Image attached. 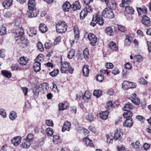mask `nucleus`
I'll list each match as a JSON object with an SVG mask.
<instances>
[{"label":"nucleus","mask_w":151,"mask_h":151,"mask_svg":"<svg viewBox=\"0 0 151 151\" xmlns=\"http://www.w3.org/2000/svg\"><path fill=\"white\" fill-rule=\"evenodd\" d=\"M20 24L19 22L15 20V25L16 27L14 31V33L16 34V43L19 45L21 44L24 38L21 36L23 35L24 32L23 29L21 26L19 25Z\"/></svg>","instance_id":"obj_1"},{"label":"nucleus","mask_w":151,"mask_h":151,"mask_svg":"<svg viewBox=\"0 0 151 151\" xmlns=\"http://www.w3.org/2000/svg\"><path fill=\"white\" fill-rule=\"evenodd\" d=\"M57 32L59 33H63L67 30L66 23L64 21L59 22L56 26Z\"/></svg>","instance_id":"obj_2"},{"label":"nucleus","mask_w":151,"mask_h":151,"mask_svg":"<svg viewBox=\"0 0 151 151\" xmlns=\"http://www.w3.org/2000/svg\"><path fill=\"white\" fill-rule=\"evenodd\" d=\"M61 66L60 71L62 73H65L68 71L70 73H72L74 70L70 64L66 62L62 63Z\"/></svg>","instance_id":"obj_3"},{"label":"nucleus","mask_w":151,"mask_h":151,"mask_svg":"<svg viewBox=\"0 0 151 151\" xmlns=\"http://www.w3.org/2000/svg\"><path fill=\"white\" fill-rule=\"evenodd\" d=\"M102 14L104 17L108 19H112L114 17L112 10L107 8H105L103 11Z\"/></svg>","instance_id":"obj_4"},{"label":"nucleus","mask_w":151,"mask_h":151,"mask_svg":"<svg viewBox=\"0 0 151 151\" xmlns=\"http://www.w3.org/2000/svg\"><path fill=\"white\" fill-rule=\"evenodd\" d=\"M41 59L37 56L35 60V63L33 64V68L35 71L36 72H39L41 69L40 61Z\"/></svg>","instance_id":"obj_5"},{"label":"nucleus","mask_w":151,"mask_h":151,"mask_svg":"<svg viewBox=\"0 0 151 151\" xmlns=\"http://www.w3.org/2000/svg\"><path fill=\"white\" fill-rule=\"evenodd\" d=\"M39 11L36 9H32L27 10V14L29 18H33L37 17L39 13Z\"/></svg>","instance_id":"obj_6"},{"label":"nucleus","mask_w":151,"mask_h":151,"mask_svg":"<svg viewBox=\"0 0 151 151\" xmlns=\"http://www.w3.org/2000/svg\"><path fill=\"white\" fill-rule=\"evenodd\" d=\"M88 38L92 45L93 46L96 45L97 42V38L95 35L91 33L89 34L88 35Z\"/></svg>","instance_id":"obj_7"},{"label":"nucleus","mask_w":151,"mask_h":151,"mask_svg":"<svg viewBox=\"0 0 151 151\" xmlns=\"http://www.w3.org/2000/svg\"><path fill=\"white\" fill-rule=\"evenodd\" d=\"M141 22L143 24L147 27H150L151 26L150 19L149 17L146 16H145L142 18Z\"/></svg>","instance_id":"obj_8"},{"label":"nucleus","mask_w":151,"mask_h":151,"mask_svg":"<svg viewBox=\"0 0 151 151\" xmlns=\"http://www.w3.org/2000/svg\"><path fill=\"white\" fill-rule=\"evenodd\" d=\"M123 133L121 129H118L115 130L114 138L115 139H121L123 136Z\"/></svg>","instance_id":"obj_9"},{"label":"nucleus","mask_w":151,"mask_h":151,"mask_svg":"<svg viewBox=\"0 0 151 151\" xmlns=\"http://www.w3.org/2000/svg\"><path fill=\"white\" fill-rule=\"evenodd\" d=\"M132 83L127 81H124L122 83V88L124 90L128 89L129 88H134L136 87L135 86L132 87Z\"/></svg>","instance_id":"obj_10"},{"label":"nucleus","mask_w":151,"mask_h":151,"mask_svg":"<svg viewBox=\"0 0 151 151\" xmlns=\"http://www.w3.org/2000/svg\"><path fill=\"white\" fill-rule=\"evenodd\" d=\"M22 137L20 136L14 137L12 140L11 142L15 146H17L21 142Z\"/></svg>","instance_id":"obj_11"},{"label":"nucleus","mask_w":151,"mask_h":151,"mask_svg":"<svg viewBox=\"0 0 151 151\" xmlns=\"http://www.w3.org/2000/svg\"><path fill=\"white\" fill-rule=\"evenodd\" d=\"M71 123L68 121L65 122L63 124L62 128V132H64L66 131H69L70 129Z\"/></svg>","instance_id":"obj_12"},{"label":"nucleus","mask_w":151,"mask_h":151,"mask_svg":"<svg viewBox=\"0 0 151 151\" xmlns=\"http://www.w3.org/2000/svg\"><path fill=\"white\" fill-rule=\"evenodd\" d=\"M37 32V30L34 28L30 27L27 30V34L30 37L35 36Z\"/></svg>","instance_id":"obj_13"},{"label":"nucleus","mask_w":151,"mask_h":151,"mask_svg":"<svg viewBox=\"0 0 151 151\" xmlns=\"http://www.w3.org/2000/svg\"><path fill=\"white\" fill-rule=\"evenodd\" d=\"M133 121L132 118L127 119L124 123L123 126L124 127H130L133 124Z\"/></svg>","instance_id":"obj_14"},{"label":"nucleus","mask_w":151,"mask_h":151,"mask_svg":"<svg viewBox=\"0 0 151 151\" xmlns=\"http://www.w3.org/2000/svg\"><path fill=\"white\" fill-rule=\"evenodd\" d=\"M108 6V8L112 9H115L116 6V4L115 3L114 1H108V2H107V4H106Z\"/></svg>","instance_id":"obj_15"},{"label":"nucleus","mask_w":151,"mask_h":151,"mask_svg":"<svg viewBox=\"0 0 151 151\" xmlns=\"http://www.w3.org/2000/svg\"><path fill=\"white\" fill-rule=\"evenodd\" d=\"M95 19H96L97 23L101 26H102L104 24V20L103 17L99 15V13H97L95 16Z\"/></svg>","instance_id":"obj_16"},{"label":"nucleus","mask_w":151,"mask_h":151,"mask_svg":"<svg viewBox=\"0 0 151 151\" xmlns=\"http://www.w3.org/2000/svg\"><path fill=\"white\" fill-rule=\"evenodd\" d=\"M71 6V4L68 1H66L63 4L62 6L63 9L65 12H68Z\"/></svg>","instance_id":"obj_17"},{"label":"nucleus","mask_w":151,"mask_h":151,"mask_svg":"<svg viewBox=\"0 0 151 151\" xmlns=\"http://www.w3.org/2000/svg\"><path fill=\"white\" fill-rule=\"evenodd\" d=\"M83 141L88 147H91L94 146L92 141L87 137L83 139Z\"/></svg>","instance_id":"obj_18"},{"label":"nucleus","mask_w":151,"mask_h":151,"mask_svg":"<svg viewBox=\"0 0 151 151\" xmlns=\"http://www.w3.org/2000/svg\"><path fill=\"white\" fill-rule=\"evenodd\" d=\"M28 61V58L24 56L20 57L19 60V64L22 65H26Z\"/></svg>","instance_id":"obj_19"},{"label":"nucleus","mask_w":151,"mask_h":151,"mask_svg":"<svg viewBox=\"0 0 151 151\" xmlns=\"http://www.w3.org/2000/svg\"><path fill=\"white\" fill-rule=\"evenodd\" d=\"M12 0H5L3 3V6L5 9H8L12 3Z\"/></svg>","instance_id":"obj_20"},{"label":"nucleus","mask_w":151,"mask_h":151,"mask_svg":"<svg viewBox=\"0 0 151 151\" xmlns=\"http://www.w3.org/2000/svg\"><path fill=\"white\" fill-rule=\"evenodd\" d=\"M39 28V31L42 33L46 32L48 30L46 25L42 23H41L40 25Z\"/></svg>","instance_id":"obj_21"},{"label":"nucleus","mask_w":151,"mask_h":151,"mask_svg":"<svg viewBox=\"0 0 151 151\" xmlns=\"http://www.w3.org/2000/svg\"><path fill=\"white\" fill-rule=\"evenodd\" d=\"M91 95V93L87 91L85 92L84 95H82V96H83V99L86 102L87 101L90 99Z\"/></svg>","instance_id":"obj_22"},{"label":"nucleus","mask_w":151,"mask_h":151,"mask_svg":"<svg viewBox=\"0 0 151 151\" xmlns=\"http://www.w3.org/2000/svg\"><path fill=\"white\" fill-rule=\"evenodd\" d=\"M125 12L127 14H132L134 12V10L132 6H126L125 7Z\"/></svg>","instance_id":"obj_23"},{"label":"nucleus","mask_w":151,"mask_h":151,"mask_svg":"<svg viewBox=\"0 0 151 151\" xmlns=\"http://www.w3.org/2000/svg\"><path fill=\"white\" fill-rule=\"evenodd\" d=\"M31 143L25 139L23 140V142L20 146L23 148H28L29 147Z\"/></svg>","instance_id":"obj_24"},{"label":"nucleus","mask_w":151,"mask_h":151,"mask_svg":"<svg viewBox=\"0 0 151 151\" xmlns=\"http://www.w3.org/2000/svg\"><path fill=\"white\" fill-rule=\"evenodd\" d=\"M88 67V65H85L82 69L83 75L85 77L88 76L89 74V70Z\"/></svg>","instance_id":"obj_25"},{"label":"nucleus","mask_w":151,"mask_h":151,"mask_svg":"<svg viewBox=\"0 0 151 151\" xmlns=\"http://www.w3.org/2000/svg\"><path fill=\"white\" fill-rule=\"evenodd\" d=\"M109 47L111 50L113 51H117L118 49V47L116 44L113 41L109 43Z\"/></svg>","instance_id":"obj_26"},{"label":"nucleus","mask_w":151,"mask_h":151,"mask_svg":"<svg viewBox=\"0 0 151 151\" xmlns=\"http://www.w3.org/2000/svg\"><path fill=\"white\" fill-rule=\"evenodd\" d=\"M131 145L136 151H138L139 149L140 144L139 141H137L135 143H132Z\"/></svg>","instance_id":"obj_27"},{"label":"nucleus","mask_w":151,"mask_h":151,"mask_svg":"<svg viewBox=\"0 0 151 151\" xmlns=\"http://www.w3.org/2000/svg\"><path fill=\"white\" fill-rule=\"evenodd\" d=\"M52 141L55 144L59 143L61 142V139L58 135H55L53 136Z\"/></svg>","instance_id":"obj_28"},{"label":"nucleus","mask_w":151,"mask_h":151,"mask_svg":"<svg viewBox=\"0 0 151 151\" xmlns=\"http://www.w3.org/2000/svg\"><path fill=\"white\" fill-rule=\"evenodd\" d=\"M132 37L129 36H127L124 40V45L126 46L130 45L132 40Z\"/></svg>","instance_id":"obj_29"},{"label":"nucleus","mask_w":151,"mask_h":151,"mask_svg":"<svg viewBox=\"0 0 151 151\" xmlns=\"http://www.w3.org/2000/svg\"><path fill=\"white\" fill-rule=\"evenodd\" d=\"M1 73L3 75L7 78H9L12 76L11 73L9 71L3 70L1 71Z\"/></svg>","instance_id":"obj_30"},{"label":"nucleus","mask_w":151,"mask_h":151,"mask_svg":"<svg viewBox=\"0 0 151 151\" xmlns=\"http://www.w3.org/2000/svg\"><path fill=\"white\" fill-rule=\"evenodd\" d=\"M108 115V111H104L100 113V115L101 119L104 120H106L107 118Z\"/></svg>","instance_id":"obj_31"},{"label":"nucleus","mask_w":151,"mask_h":151,"mask_svg":"<svg viewBox=\"0 0 151 151\" xmlns=\"http://www.w3.org/2000/svg\"><path fill=\"white\" fill-rule=\"evenodd\" d=\"M81 6L79 2L78 1H76L73 5V6L72 7L73 10L76 11V10L80 9Z\"/></svg>","instance_id":"obj_32"},{"label":"nucleus","mask_w":151,"mask_h":151,"mask_svg":"<svg viewBox=\"0 0 151 151\" xmlns=\"http://www.w3.org/2000/svg\"><path fill=\"white\" fill-rule=\"evenodd\" d=\"M34 138V135L32 134L29 133L27 135V138L25 139L31 143L33 142Z\"/></svg>","instance_id":"obj_33"},{"label":"nucleus","mask_w":151,"mask_h":151,"mask_svg":"<svg viewBox=\"0 0 151 151\" xmlns=\"http://www.w3.org/2000/svg\"><path fill=\"white\" fill-rule=\"evenodd\" d=\"M132 107L133 106L131 104L127 103L122 108V109L125 111H128L132 109Z\"/></svg>","instance_id":"obj_34"},{"label":"nucleus","mask_w":151,"mask_h":151,"mask_svg":"<svg viewBox=\"0 0 151 151\" xmlns=\"http://www.w3.org/2000/svg\"><path fill=\"white\" fill-rule=\"evenodd\" d=\"M75 51L73 49H71L68 52V57L70 59L73 58L75 55Z\"/></svg>","instance_id":"obj_35"},{"label":"nucleus","mask_w":151,"mask_h":151,"mask_svg":"<svg viewBox=\"0 0 151 151\" xmlns=\"http://www.w3.org/2000/svg\"><path fill=\"white\" fill-rule=\"evenodd\" d=\"M102 94V91L101 90H95L94 91L93 95L97 98L101 96Z\"/></svg>","instance_id":"obj_36"},{"label":"nucleus","mask_w":151,"mask_h":151,"mask_svg":"<svg viewBox=\"0 0 151 151\" xmlns=\"http://www.w3.org/2000/svg\"><path fill=\"white\" fill-rule=\"evenodd\" d=\"M46 133L48 136H52L54 133L53 129L50 127L47 128L46 129Z\"/></svg>","instance_id":"obj_37"},{"label":"nucleus","mask_w":151,"mask_h":151,"mask_svg":"<svg viewBox=\"0 0 151 151\" xmlns=\"http://www.w3.org/2000/svg\"><path fill=\"white\" fill-rule=\"evenodd\" d=\"M67 104L66 103L60 104H59V108L60 110H63L65 109L68 106Z\"/></svg>","instance_id":"obj_38"},{"label":"nucleus","mask_w":151,"mask_h":151,"mask_svg":"<svg viewBox=\"0 0 151 151\" xmlns=\"http://www.w3.org/2000/svg\"><path fill=\"white\" fill-rule=\"evenodd\" d=\"M74 32L75 38H78L79 36V31L78 27L75 26L74 27Z\"/></svg>","instance_id":"obj_39"},{"label":"nucleus","mask_w":151,"mask_h":151,"mask_svg":"<svg viewBox=\"0 0 151 151\" xmlns=\"http://www.w3.org/2000/svg\"><path fill=\"white\" fill-rule=\"evenodd\" d=\"M17 117V115L15 112L12 111L10 113L9 117L12 120H14Z\"/></svg>","instance_id":"obj_40"},{"label":"nucleus","mask_w":151,"mask_h":151,"mask_svg":"<svg viewBox=\"0 0 151 151\" xmlns=\"http://www.w3.org/2000/svg\"><path fill=\"white\" fill-rule=\"evenodd\" d=\"M59 71L58 70L55 69L53 70L49 73V75L52 77H54L58 75L59 73Z\"/></svg>","instance_id":"obj_41"},{"label":"nucleus","mask_w":151,"mask_h":151,"mask_svg":"<svg viewBox=\"0 0 151 151\" xmlns=\"http://www.w3.org/2000/svg\"><path fill=\"white\" fill-rule=\"evenodd\" d=\"M122 6H121L125 7L131 3V0H122Z\"/></svg>","instance_id":"obj_42"},{"label":"nucleus","mask_w":151,"mask_h":151,"mask_svg":"<svg viewBox=\"0 0 151 151\" xmlns=\"http://www.w3.org/2000/svg\"><path fill=\"white\" fill-rule=\"evenodd\" d=\"M133 115L132 112L130 111H127L126 112H124L123 114L124 117L125 118L129 117H131Z\"/></svg>","instance_id":"obj_43"},{"label":"nucleus","mask_w":151,"mask_h":151,"mask_svg":"<svg viewBox=\"0 0 151 151\" xmlns=\"http://www.w3.org/2000/svg\"><path fill=\"white\" fill-rule=\"evenodd\" d=\"M86 119L91 122L94 120V117L91 113H89L86 117Z\"/></svg>","instance_id":"obj_44"},{"label":"nucleus","mask_w":151,"mask_h":151,"mask_svg":"<svg viewBox=\"0 0 151 151\" xmlns=\"http://www.w3.org/2000/svg\"><path fill=\"white\" fill-rule=\"evenodd\" d=\"M28 43V41L27 40V39H26L24 37L22 42L20 45L22 47H24L27 46Z\"/></svg>","instance_id":"obj_45"},{"label":"nucleus","mask_w":151,"mask_h":151,"mask_svg":"<svg viewBox=\"0 0 151 151\" xmlns=\"http://www.w3.org/2000/svg\"><path fill=\"white\" fill-rule=\"evenodd\" d=\"M137 11L138 15H141V13L142 12L143 13L145 14L147 11V9L146 8H145L144 9H142L141 8H137Z\"/></svg>","instance_id":"obj_46"},{"label":"nucleus","mask_w":151,"mask_h":151,"mask_svg":"<svg viewBox=\"0 0 151 151\" xmlns=\"http://www.w3.org/2000/svg\"><path fill=\"white\" fill-rule=\"evenodd\" d=\"M85 10L84 9H83L80 13V17L81 19H83L86 17L87 14L86 12L85 11Z\"/></svg>","instance_id":"obj_47"},{"label":"nucleus","mask_w":151,"mask_h":151,"mask_svg":"<svg viewBox=\"0 0 151 151\" xmlns=\"http://www.w3.org/2000/svg\"><path fill=\"white\" fill-rule=\"evenodd\" d=\"M83 55L84 58L86 59H88V58L89 51L88 49L86 48L83 51Z\"/></svg>","instance_id":"obj_48"},{"label":"nucleus","mask_w":151,"mask_h":151,"mask_svg":"<svg viewBox=\"0 0 151 151\" xmlns=\"http://www.w3.org/2000/svg\"><path fill=\"white\" fill-rule=\"evenodd\" d=\"M107 142L109 143H112L113 141V137L110 134L106 135Z\"/></svg>","instance_id":"obj_49"},{"label":"nucleus","mask_w":151,"mask_h":151,"mask_svg":"<svg viewBox=\"0 0 151 151\" xmlns=\"http://www.w3.org/2000/svg\"><path fill=\"white\" fill-rule=\"evenodd\" d=\"M113 32V29L112 27H109L106 28V32L108 35H111V34Z\"/></svg>","instance_id":"obj_50"},{"label":"nucleus","mask_w":151,"mask_h":151,"mask_svg":"<svg viewBox=\"0 0 151 151\" xmlns=\"http://www.w3.org/2000/svg\"><path fill=\"white\" fill-rule=\"evenodd\" d=\"M6 28L4 27H2L0 28V35H4L6 33Z\"/></svg>","instance_id":"obj_51"},{"label":"nucleus","mask_w":151,"mask_h":151,"mask_svg":"<svg viewBox=\"0 0 151 151\" xmlns=\"http://www.w3.org/2000/svg\"><path fill=\"white\" fill-rule=\"evenodd\" d=\"M42 88L43 91H47L49 88V86L47 83H44L41 84Z\"/></svg>","instance_id":"obj_52"},{"label":"nucleus","mask_w":151,"mask_h":151,"mask_svg":"<svg viewBox=\"0 0 151 151\" xmlns=\"http://www.w3.org/2000/svg\"><path fill=\"white\" fill-rule=\"evenodd\" d=\"M104 79V76L101 74H99L96 76V79L99 82H101Z\"/></svg>","instance_id":"obj_53"},{"label":"nucleus","mask_w":151,"mask_h":151,"mask_svg":"<svg viewBox=\"0 0 151 151\" xmlns=\"http://www.w3.org/2000/svg\"><path fill=\"white\" fill-rule=\"evenodd\" d=\"M135 58L136 60L139 63L142 62L143 60L142 57L140 55H136Z\"/></svg>","instance_id":"obj_54"},{"label":"nucleus","mask_w":151,"mask_h":151,"mask_svg":"<svg viewBox=\"0 0 151 151\" xmlns=\"http://www.w3.org/2000/svg\"><path fill=\"white\" fill-rule=\"evenodd\" d=\"M45 123L46 125L48 126L52 127L54 125L52 120L50 119L46 120Z\"/></svg>","instance_id":"obj_55"},{"label":"nucleus","mask_w":151,"mask_h":151,"mask_svg":"<svg viewBox=\"0 0 151 151\" xmlns=\"http://www.w3.org/2000/svg\"><path fill=\"white\" fill-rule=\"evenodd\" d=\"M37 47L38 50L40 51H44V49L42 44L40 42H39L37 44Z\"/></svg>","instance_id":"obj_56"},{"label":"nucleus","mask_w":151,"mask_h":151,"mask_svg":"<svg viewBox=\"0 0 151 151\" xmlns=\"http://www.w3.org/2000/svg\"><path fill=\"white\" fill-rule=\"evenodd\" d=\"M139 82L140 84L143 85H145L147 84V81L143 78H140L139 79Z\"/></svg>","instance_id":"obj_57"},{"label":"nucleus","mask_w":151,"mask_h":151,"mask_svg":"<svg viewBox=\"0 0 151 151\" xmlns=\"http://www.w3.org/2000/svg\"><path fill=\"white\" fill-rule=\"evenodd\" d=\"M0 115L4 118L6 117V115L5 110L2 109H0Z\"/></svg>","instance_id":"obj_58"},{"label":"nucleus","mask_w":151,"mask_h":151,"mask_svg":"<svg viewBox=\"0 0 151 151\" xmlns=\"http://www.w3.org/2000/svg\"><path fill=\"white\" fill-rule=\"evenodd\" d=\"M61 41V37L60 36H58L55 39L54 42V45H57Z\"/></svg>","instance_id":"obj_59"},{"label":"nucleus","mask_w":151,"mask_h":151,"mask_svg":"<svg viewBox=\"0 0 151 151\" xmlns=\"http://www.w3.org/2000/svg\"><path fill=\"white\" fill-rule=\"evenodd\" d=\"M97 22L96 19H95V17H93L92 22L90 23V25L91 26H92L93 27H94L96 25Z\"/></svg>","instance_id":"obj_60"},{"label":"nucleus","mask_w":151,"mask_h":151,"mask_svg":"<svg viewBox=\"0 0 151 151\" xmlns=\"http://www.w3.org/2000/svg\"><path fill=\"white\" fill-rule=\"evenodd\" d=\"M84 9L85 10H85V11L86 12L87 14L88 13H90L92 12V8L90 6L88 5H87V6L85 7Z\"/></svg>","instance_id":"obj_61"},{"label":"nucleus","mask_w":151,"mask_h":151,"mask_svg":"<svg viewBox=\"0 0 151 151\" xmlns=\"http://www.w3.org/2000/svg\"><path fill=\"white\" fill-rule=\"evenodd\" d=\"M5 51L4 49L0 50V58H3L5 56Z\"/></svg>","instance_id":"obj_62"},{"label":"nucleus","mask_w":151,"mask_h":151,"mask_svg":"<svg viewBox=\"0 0 151 151\" xmlns=\"http://www.w3.org/2000/svg\"><path fill=\"white\" fill-rule=\"evenodd\" d=\"M52 84L53 85V87L52 88V90L55 92H57L58 91V88L56 86V85L55 84L54 82H52Z\"/></svg>","instance_id":"obj_63"},{"label":"nucleus","mask_w":151,"mask_h":151,"mask_svg":"<svg viewBox=\"0 0 151 151\" xmlns=\"http://www.w3.org/2000/svg\"><path fill=\"white\" fill-rule=\"evenodd\" d=\"M132 102L135 104L138 105L140 103V100L139 99L136 98L134 99H133Z\"/></svg>","instance_id":"obj_64"}]
</instances>
